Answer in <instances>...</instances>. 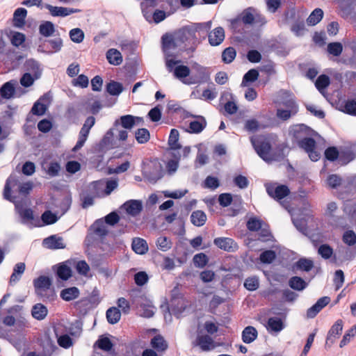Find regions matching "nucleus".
<instances>
[{
  "instance_id": "43",
  "label": "nucleus",
  "mask_w": 356,
  "mask_h": 356,
  "mask_svg": "<svg viewBox=\"0 0 356 356\" xmlns=\"http://www.w3.org/2000/svg\"><path fill=\"white\" fill-rule=\"evenodd\" d=\"M179 131L172 129L170 131L169 139H168V145L171 149V150H176V149H179L180 147L179 141Z\"/></svg>"
},
{
  "instance_id": "42",
  "label": "nucleus",
  "mask_w": 356,
  "mask_h": 356,
  "mask_svg": "<svg viewBox=\"0 0 356 356\" xmlns=\"http://www.w3.org/2000/svg\"><path fill=\"white\" fill-rule=\"evenodd\" d=\"M206 121L204 118H201L200 120H193L189 124V132L198 134L200 133L206 127Z\"/></svg>"
},
{
  "instance_id": "28",
  "label": "nucleus",
  "mask_w": 356,
  "mask_h": 356,
  "mask_svg": "<svg viewBox=\"0 0 356 356\" xmlns=\"http://www.w3.org/2000/svg\"><path fill=\"white\" fill-rule=\"evenodd\" d=\"M55 32V26L51 22L45 21L39 26V33L44 37L48 38L52 36Z\"/></svg>"
},
{
  "instance_id": "38",
  "label": "nucleus",
  "mask_w": 356,
  "mask_h": 356,
  "mask_svg": "<svg viewBox=\"0 0 356 356\" xmlns=\"http://www.w3.org/2000/svg\"><path fill=\"white\" fill-rule=\"evenodd\" d=\"M289 285L294 290L302 291L307 287V284L301 277L294 276L289 280Z\"/></svg>"
},
{
  "instance_id": "58",
  "label": "nucleus",
  "mask_w": 356,
  "mask_h": 356,
  "mask_svg": "<svg viewBox=\"0 0 356 356\" xmlns=\"http://www.w3.org/2000/svg\"><path fill=\"white\" fill-rule=\"evenodd\" d=\"M342 240L346 245L353 246L356 243V234L352 230L346 231L343 235Z\"/></svg>"
},
{
  "instance_id": "54",
  "label": "nucleus",
  "mask_w": 356,
  "mask_h": 356,
  "mask_svg": "<svg viewBox=\"0 0 356 356\" xmlns=\"http://www.w3.org/2000/svg\"><path fill=\"white\" fill-rule=\"evenodd\" d=\"M318 253L325 259H329L333 254V249L327 244L319 246Z\"/></svg>"
},
{
  "instance_id": "53",
  "label": "nucleus",
  "mask_w": 356,
  "mask_h": 356,
  "mask_svg": "<svg viewBox=\"0 0 356 356\" xmlns=\"http://www.w3.org/2000/svg\"><path fill=\"white\" fill-rule=\"evenodd\" d=\"M356 4V0H343L340 5L342 17H347L351 13V6Z\"/></svg>"
},
{
  "instance_id": "8",
  "label": "nucleus",
  "mask_w": 356,
  "mask_h": 356,
  "mask_svg": "<svg viewBox=\"0 0 356 356\" xmlns=\"http://www.w3.org/2000/svg\"><path fill=\"white\" fill-rule=\"evenodd\" d=\"M190 72L191 71L189 67L183 65L176 66L173 71L174 76L186 85H191L197 83V81L192 78L189 79H186L189 76Z\"/></svg>"
},
{
  "instance_id": "29",
  "label": "nucleus",
  "mask_w": 356,
  "mask_h": 356,
  "mask_svg": "<svg viewBox=\"0 0 356 356\" xmlns=\"http://www.w3.org/2000/svg\"><path fill=\"white\" fill-rule=\"evenodd\" d=\"M106 58L108 63L113 65H119L122 62L121 53L115 49H110L106 52Z\"/></svg>"
},
{
  "instance_id": "24",
  "label": "nucleus",
  "mask_w": 356,
  "mask_h": 356,
  "mask_svg": "<svg viewBox=\"0 0 356 356\" xmlns=\"http://www.w3.org/2000/svg\"><path fill=\"white\" fill-rule=\"evenodd\" d=\"M26 269L25 264L19 262L15 264L10 278V284L13 285L19 281Z\"/></svg>"
},
{
  "instance_id": "49",
  "label": "nucleus",
  "mask_w": 356,
  "mask_h": 356,
  "mask_svg": "<svg viewBox=\"0 0 356 356\" xmlns=\"http://www.w3.org/2000/svg\"><path fill=\"white\" fill-rule=\"evenodd\" d=\"M236 55V50L233 47H227L222 53V60L225 63H230L234 60Z\"/></svg>"
},
{
  "instance_id": "32",
  "label": "nucleus",
  "mask_w": 356,
  "mask_h": 356,
  "mask_svg": "<svg viewBox=\"0 0 356 356\" xmlns=\"http://www.w3.org/2000/svg\"><path fill=\"white\" fill-rule=\"evenodd\" d=\"M151 346L158 352H163L168 348V343L160 335H156L151 340Z\"/></svg>"
},
{
  "instance_id": "12",
  "label": "nucleus",
  "mask_w": 356,
  "mask_h": 356,
  "mask_svg": "<svg viewBox=\"0 0 356 356\" xmlns=\"http://www.w3.org/2000/svg\"><path fill=\"white\" fill-rule=\"evenodd\" d=\"M213 243L219 248L227 252L234 251L238 248L236 243L230 238H216L214 239Z\"/></svg>"
},
{
  "instance_id": "57",
  "label": "nucleus",
  "mask_w": 356,
  "mask_h": 356,
  "mask_svg": "<svg viewBox=\"0 0 356 356\" xmlns=\"http://www.w3.org/2000/svg\"><path fill=\"white\" fill-rule=\"evenodd\" d=\"M339 258L343 261L352 260L356 255V252H353L348 248H341L339 250Z\"/></svg>"
},
{
  "instance_id": "47",
  "label": "nucleus",
  "mask_w": 356,
  "mask_h": 356,
  "mask_svg": "<svg viewBox=\"0 0 356 356\" xmlns=\"http://www.w3.org/2000/svg\"><path fill=\"white\" fill-rule=\"evenodd\" d=\"M296 266L298 269L309 272L314 267V263L311 259L302 258L296 262Z\"/></svg>"
},
{
  "instance_id": "55",
  "label": "nucleus",
  "mask_w": 356,
  "mask_h": 356,
  "mask_svg": "<svg viewBox=\"0 0 356 356\" xmlns=\"http://www.w3.org/2000/svg\"><path fill=\"white\" fill-rule=\"evenodd\" d=\"M343 51V46L340 42H330L327 44V51L334 56H339Z\"/></svg>"
},
{
  "instance_id": "39",
  "label": "nucleus",
  "mask_w": 356,
  "mask_h": 356,
  "mask_svg": "<svg viewBox=\"0 0 356 356\" xmlns=\"http://www.w3.org/2000/svg\"><path fill=\"white\" fill-rule=\"evenodd\" d=\"M121 318V313L118 308L113 307L106 312V318L109 323L115 324Z\"/></svg>"
},
{
  "instance_id": "34",
  "label": "nucleus",
  "mask_w": 356,
  "mask_h": 356,
  "mask_svg": "<svg viewBox=\"0 0 356 356\" xmlns=\"http://www.w3.org/2000/svg\"><path fill=\"white\" fill-rule=\"evenodd\" d=\"M323 11L321 8L314 9L307 19V23L309 26L317 24L323 19Z\"/></svg>"
},
{
  "instance_id": "11",
  "label": "nucleus",
  "mask_w": 356,
  "mask_h": 356,
  "mask_svg": "<svg viewBox=\"0 0 356 356\" xmlns=\"http://www.w3.org/2000/svg\"><path fill=\"white\" fill-rule=\"evenodd\" d=\"M50 102V97L48 94L44 95L33 104L31 112L34 115H42L47 109V104Z\"/></svg>"
},
{
  "instance_id": "50",
  "label": "nucleus",
  "mask_w": 356,
  "mask_h": 356,
  "mask_svg": "<svg viewBox=\"0 0 356 356\" xmlns=\"http://www.w3.org/2000/svg\"><path fill=\"white\" fill-rule=\"evenodd\" d=\"M258 77L259 72L255 69H251L243 76L241 86H245L247 83L254 82L258 79Z\"/></svg>"
},
{
  "instance_id": "62",
  "label": "nucleus",
  "mask_w": 356,
  "mask_h": 356,
  "mask_svg": "<svg viewBox=\"0 0 356 356\" xmlns=\"http://www.w3.org/2000/svg\"><path fill=\"white\" fill-rule=\"evenodd\" d=\"M275 258V253L273 250H266L260 255V260L262 263L270 264Z\"/></svg>"
},
{
  "instance_id": "61",
  "label": "nucleus",
  "mask_w": 356,
  "mask_h": 356,
  "mask_svg": "<svg viewBox=\"0 0 356 356\" xmlns=\"http://www.w3.org/2000/svg\"><path fill=\"white\" fill-rule=\"evenodd\" d=\"M35 79L33 75H31L29 72H26L24 74L20 79V83L25 88L30 87L33 84Z\"/></svg>"
},
{
  "instance_id": "10",
  "label": "nucleus",
  "mask_w": 356,
  "mask_h": 356,
  "mask_svg": "<svg viewBox=\"0 0 356 356\" xmlns=\"http://www.w3.org/2000/svg\"><path fill=\"white\" fill-rule=\"evenodd\" d=\"M330 302V298L327 296L321 298L317 302L307 311V316L309 318H314L320 311L324 308Z\"/></svg>"
},
{
  "instance_id": "4",
  "label": "nucleus",
  "mask_w": 356,
  "mask_h": 356,
  "mask_svg": "<svg viewBox=\"0 0 356 356\" xmlns=\"http://www.w3.org/2000/svg\"><path fill=\"white\" fill-rule=\"evenodd\" d=\"M115 135L117 139L122 141L126 140L128 137V131L125 129H120L118 121L115 122L114 127L106 132L102 140V145L106 148H113V140Z\"/></svg>"
},
{
  "instance_id": "20",
  "label": "nucleus",
  "mask_w": 356,
  "mask_h": 356,
  "mask_svg": "<svg viewBox=\"0 0 356 356\" xmlns=\"http://www.w3.org/2000/svg\"><path fill=\"white\" fill-rule=\"evenodd\" d=\"M46 8L49 10L52 16L66 17L77 12L76 10L73 8L53 6L49 4L46 5Z\"/></svg>"
},
{
  "instance_id": "52",
  "label": "nucleus",
  "mask_w": 356,
  "mask_h": 356,
  "mask_svg": "<svg viewBox=\"0 0 356 356\" xmlns=\"http://www.w3.org/2000/svg\"><path fill=\"white\" fill-rule=\"evenodd\" d=\"M193 261L196 267L203 268L207 264L209 259L204 253H198L193 257Z\"/></svg>"
},
{
  "instance_id": "31",
  "label": "nucleus",
  "mask_w": 356,
  "mask_h": 356,
  "mask_svg": "<svg viewBox=\"0 0 356 356\" xmlns=\"http://www.w3.org/2000/svg\"><path fill=\"white\" fill-rule=\"evenodd\" d=\"M47 308L41 303L35 305L31 310L33 317L38 320L44 319L47 316Z\"/></svg>"
},
{
  "instance_id": "18",
  "label": "nucleus",
  "mask_w": 356,
  "mask_h": 356,
  "mask_svg": "<svg viewBox=\"0 0 356 356\" xmlns=\"http://www.w3.org/2000/svg\"><path fill=\"white\" fill-rule=\"evenodd\" d=\"M140 316L145 318H151L156 312V307L152 302L147 299H142L140 303Z\"/></svg>"
},
{
  "instance_id": "45",
  "label": "nucleus",
  "mask_w": 356,
  "mask_h": 356,
  "mask_svg": "<svg viewBox=\"0 0 356 356\" xmlns=\"http://www.w3.org/2000/svg\"><path fill=\"white\" fill-rule=\"evenodd\" d=\"M157 248L163 251L166 252L172 248V242L170 238L166 236H160L156 240Z\"/></svg>"
},
{
  "instance_id": "33",
  "label": "nucleus",
  "mask_w": 356,
  "mask_h": 356,
  "mask_svg": "<svg viewBox=\"0 0 356 356\" xmlns=\"http://www.w3.org/2000/svg\"><path fill=\"white\" fill-rule=\"evenodd\" d=\"M92 227L94 233L99 236H104L108 233L106 223L103 219L96 220Z\"/></svg>"
},
{
  "instance_id": "27",
  "label": "nucleus",
  "mask_w": 356,
  "mask_h": 356,
  "mask_svg": "<svg viewBox=\"0 0 356 356\" xmlns=\"http://www.w3.org/2000/svg\"><path fill=\"white\" fill-rule=\"evenodd\" d=\"M131 247L133 250L139 254H144L148 250V245L146 241L140 238H134L132 241Z\"/></svg>"
},
{
  "instance_id": "14",
  "label": "nucleus",
  "mask_w": 356,
  "mask_h": 356,
  "mask_svg": "<svg viewBox=\"0 0 356 356\" xmlns=\"http://www.w3.org/2000/svg\"><path fill=\"white\" fill-rule=\"evenodd\" d=\"M209 42L211 46L220 44L225 39V31L222 27H217L208 35Z\"/></svg>"
},
{
  "instance_id": "3",
  "label": "nucleus",
  "mask_w": 356,
  "mask_h": 356,
  "mask_svg": "<svg viewBox=\"0 0 356 356\" xmlns=\"http://www.w3.org/2000/svg\"><path fill=\"white\" fill-rule=\"evenodd\" d=\"M51 280L47 276H40L33 281L35 293L42 299L53 300L55 293L51 286Z\"/></svg>"
},
{
  "instance_id": "63",
  "label": "nucleus",
  "mask_w": 356,
  "mask_h": 356,
  "mask_svg": "<svg viewBox=\"0 0 356 356\" xmlns=\"http://www.w3.org/2000/svg\"><path fill=\"white\" fill-rule=\"evenodd\" d=\"M148 275L144 271L137 273L134 275V281L138 286H143L148 281Z\"/></svg>"
},
{
  "instance_id": "35",
  "label": "nucleus",
  "mask_w": 356,
  "mask_h": 356,
  "mask_svg": "<svg viewBox=\"0 0 356 356\" xmlns=\"http://www.w3.org/2000/svg\"><path fill=\"white\" fill-rule=\"evenodd\" d=\"M15 92V83L8 81L4 83L0 89L1 96L4 99H10Z\"/></svg>"
},
{
  "instance_id": "30",
  "label": "nucleus",
  "mask_w": 356,
  "mask_h": 356,
  "mask_svg": "<svg viewBox=\"0 0 356 356\" xmlns=\"http://www.w3.org/2000/svg\"><path fill=\"white\" fill-rule=\"evenodd\" d=\"M255 9L250 7L245 9L239 15V19L245 25H251L254 24V15Z\"/></svg>"
},
{
  "instance_id": "48",
  "label": "nucleus",
  "mask_w": 356,
  "mask_h": 356,
  "mask_svg": "<svg viewBox=\"0 0 356 356\" xmlns=\"http://www.w3.org/2000/svg\"><path fill=\"white\" fill-rule=\"evenodd\" d=\"M69 35L70 39L75 43H81L85 37L83 31L79 28L72 29Z\"/></svg>"
},
{
  "instance_id": "16",
  "label": "nucleus",
  "mask_w": 356,
  "mask_h": 356,
  "mask_svg": "<svg viewBox=\"0 0 356 356\" xmlns=\"http://www.w3.org/2000/svg\"><path fill=\"white\" fill-rule=\"evenodd\" d=\"M43 245L49 249H63L65 247L61 237L52 235L43 240Z\"/></svg>"
},
{
  "instance_id": "22",
  "label": "nucleus",
  "mask_w": 356,
  "mask_h": 356,
  "mask_svg": "<svg viewBox=\"0 0 356 356\" xmlns=\"http://www.w3.org/2000/svg\"><path fill=\"white\" fill-rule=\"evenodd\" d=\"M197 344L204 351L213 350L216 347L213 340L208 335L198 336Z\"/></svg>"
},
{
  "instance_id": "40",
  "label": "nucleus",
  "mask_w": 356,
  "mask_h": 356,
  "mask_svg": "<svg viewBox=\"0 0 356 356\" xmlns=\"http://www.w3.org/2000/svg\"><path fill=\"white\" fill-rule=\"evenodd\" d=\"M106 91L111 95L118 96L123 91L122 84L115 81H111L106 85Z\"/></svg>"
},
{
  "instance_id": "51",
  "label": "nucleus",
  "mask_w": 356,
  "mask_h": 356,
  "mask_svg": "<svg viewBox=\"0 0 356 356\" xmlns=\"http://www.w3.org/2000/svg\"><path fill=\"white\" fill-rule=\"evenodd\" d=\"M298 111V108H289V110L277 109V117L282 120H287L292 115H296Z\"/></svg>"
},
{
  "instance_id": "6",
  "label": "nucleus",
  "mask_w": 356,
  "mask_h": 356,
  "mask_svg": "<svg viewBox=\"0 0 356 356\" xmlns=\"http://www.w3.org/2000/svg\"><path fill=\"white\" fill-rule=\"evenodd\" d=\"M310 131L311 130L307 126L303 124H300L291 126L289 128V134L292 139L298 143L300 140L309 136L310 135Z\"/></svg>"
},
{
  "instance_id": "5",
  "label": "nucleus",
  "mask_w": 356,
  "mask_h": 356,
  "mask_svg": "<svg viewBox=\"0 0 356 356\" xmlns=\"http://www.w3.org/2000/svg\"><path fill=\"white\" fill-rule=\"evenodd\" d=\"M299 147L303 149L309 155L310 159L313 161H316L320 158V154L315 151L316 141L309 136L303 140H301L298 143Z\"/></svg>"
},
{
  "instance_id": "7",
  "label": "nucleus",
  "mask_w": 356,
  "mask_h": 356,
  "mask_svg": "<svg viewBox=\"0 0 356 356\" xmlns=\"http://www.w3.org/2000/svg\"><path fill=\"white\" fill-rule=\"evenodd\" d=\"M343 326L342 320H337L330 329L325 341V346H331L341 334Z\"/></svg>"
},
{
  "instance_id": "13",
  "label": "nucleus",
  "mask_w": 356,
  "mask_h": 356,
  "mask_svg": "<svg viewBox=\"0 0 356 356\" xmlns=\"http://www.w3.org/2000/svg\"><path fill=\"white\" fill-rule=\"evenodd\" d=\"M128 214L136 216L138 215L143 209V204L140 200H131L127 201L122 207Z\"/></svg>"
},
{
  "instance_id": "19",
  "label": "nucleus",
  "mask_w": 356,
  "mask_h": 356,
  "mask_svg": "<svg viewBox=\"0 0 356 356\" xmlns=\"http://www.w3.org/2000/svg\"><path fill=\"white\" fill-rule=\"evenodd\" d=\"M24 67L28 72L32 73L35 79H39L42 74V68L40 63L34 59H28L25 64Z\"/></svg>"
},
{
  "instance_id": "41",
  "label": "nucleus",
  "mask_w": 356,
  "mask_h": 356,
  "mask_svg": "<svg viewBox=\"0 0 356 356\" xmlns=\"http://www.w3.org/2000/svg\"><path fill=\"white\" fill-rule=\"evenodd\" d=\"M330 80L328 76L322 74L320 75L315 83V86L321 94H324L325 89L329 86Z\"/></svg>"
},
{
  "instance_id": "46",
  "label": "nucleus",
  "mask_w": 356,
  "mask_h": 356,
  "mask_svg": "<svg viewBox=\"0 0 356 356\" xmlns=\"http://www.w3.org/2000/svg\"><path fill=\"white\" fill-rule=\"evenodd\" d=\"M56 273L58 277L63 280H67L72 276L71 268L64 264L58 267Z\"/></svg>"
},
{
  "instance_id": "21",
  "label": "nucleus",
  "mask_w": 356,
  "mask_h": 356,
  "mask_svg": "<svg viewBox=\"0 0 356 356\" xmlns=\"http://www.w3.org/2000/svg\"><path fill=\"white\" fill-rule=\"evenodd\" d=\"M279 95L280 97V102L284 106L289 108H298L294 97L291 92L286 90H281L279 92Z\"/></svg>"
},
{
  "instance_id": "56",
  "label": "nucleus",
  "mask_w": 356,
  "mask_h": 356,
  "mask_svg": "<svg viewBox=\"0 0 356 356\" xmlns=\"http://www.w3.org/2000/svg\"><path fill=\"white\" fill-rule=\"evenodd\" d=\"M263 221L257 218H250L247 222V227L250 231L256 232L262 227Z\"/></svg>"
},
{
  "instance_id": "17",
  "label": "nucleus",
  "mask_w": 356,
  "mask_h": 356,
  "mask_svg": "<svg viewBox=\"0 0 356 356\" xmlns=\"http://www.w3.org/2000/svg\"><path fill=\"white\" fill-rule=\"evenodd\" d=\"M266 329L270 334H277L284 328V325L282 319L278 317H271L268 320Z\"/></svg>"
},
{
  "instance_id": "36",
  "label": "nucleus",
  "mask_w": 356,
  "mask_h": 356,
  "mask_svg": "<svg viewBox=\"0 0 356 356\" xmlns=\"http://www.w3.org/2000/svg\"><path fill=\"white\" fill-rule=\"evenodd\" d=\"M163 49L165 56H171L172 54L170 52L171 49L175 48V44L171 36L163 35L162 37Z\"/></svg>"
},
{
  "instance_id": "44",
  "label": "nucleus",
  "mask_w": 356,
  "mask_h": 356,
  "mask_svg": "<svg viewBox=\"0 0 356 356\" xmlns=\"http://www.w3.org/2000/svg\"><path fill=\"white\" fill-rule=\"evenodd\" d=\"M137 142L140 144L146 143L150 138V134L147 129H138L135 134Z\"/></svg>"
},
{
  "instance_id": "59",
  "label": "nucleus",
  "mask_w": 356,
  "mask_h": 356,
  "mask_svg": "<svg viewBox=\"0 0 356 356\" xmlns=\"http://www.w3.org/2000/svg\"><path fill=\"white\" fill-rule=\"evenodd\" d=\"M293 223L298 230L304 233L307 231V220L305 218H296L295 216L292 217Z\"/></svg>"
},
{
  "instance_id": "9",
  "label": "nucleus",
  "mask_w": 356,
  "mask_h": 356,
  "mask_svg": "<svg viewBox=\"0 0 356 356\" xmlns=\"http://www.w3.org/2000/svg\"><path fill=\"white\" fill-rule=\"evenodd\" d=\"M266 191L268 194L274 199L281 200L289 193V188L285 185L275 186L270 184L266 186Z\"/></svg>"
},
{
  "instance_id": "15",
  "label": "nucleus",
  "mask_w": 356,
  "mask_h": 356,
  "mask_svg": "<svg viewBox=\"0 0 356 356\" xmlns=\"http://www.w3.org/2000/svg\"><path fill=\"white\" fill-rule=\"evenodd\" d=\"M143 122V120L140 117L126 115L120 118V124L125 129H131L134 126Z\"/></svg>"
},
{
  "instance_id": "23",
  "label": "nucleus",
  "mask_w": 356,
  "mask_h": 356,
  "mask_svg": "<svg viewBox=\"0 0 356 356\" xmlns=\"http://www.w3.org/2000/svg\"><path fill=\"white\" fill-rule=\"evenodd\" d=\"M27 15V10L23 8L15 10L13 15V25L17 28H22L25 24V19Z\"/></svg>"
},
{
  "instance_id": "37",
  "label": "nucleus",
  "mask_w": 356,
  "mask_h": 356,
  "mask_svg": "<svg viewBox=\"0 0 356 356\" xmlns=\"http://www.w3.org/2000/svg\"><path fill=\"white\" fill-rule=\"evenodd\" d=\"M191 219L194 225L200 227L205 223L207 216L203 211L197 210L192 213Z\"/></svg>"
},
{
  "instance_id": "25",
  "label": "nucleus",
  "mask_w": 356,
  "mask_h": 356,
  "mask_svg": "<svg viewBox=\"0 0 356 356\" xmlns=\"http://www.w3.org/2000/svg\"><path fill=\"white\" fill-rule=\"evenodd\" d=\"M258 336V332L253 326H248L242 332V340L245 343L253 342Z\"/></svg>"
},
{
  "instance_id": "2",
  "label": "nucleus",
  "mask_w": 356,
  "mask_h": 356,
  "mask_svg": "<svg viewBox=\"0 0 356 356\" xmlns=\"http://www.w3.org/2000/svg\"><path fill=\"white\" fill-rule=\"evenodd\" d=\"M250 141L254 150L263 160L267 162L277 160L272 154L270 141L266 136H252Z\"/></svg>"
},
{
  "instance_id": "64",
  "label": "nucleus",
  "mask_w": 356,
  "mask_h": 356,
  "mask_svg": "<svg viewBox=\"0 0 356 356\" xmlns=\"http://www.w3.org/2000/svg\"><path fill=\"white\" fill-rule=\"evenodd\" d=\"M42 220L46 225H51L56 222L58 218L54 213L50 211H47L42 215Z\"/></svg>"
},
{
  "instance_id": "26",
  "label": "nucleus",
  "mask_w": 356,
  "mask_h": 356,
  "mask_svg": "<svg viewBox=\"0 0 356 356\" xmlns=\"http://www.w3.org/2000/svg\"><path fill=\"white\" fill-rule=\"evenodd\" d=\"M80 295L79 289L77 287L72 286L64 289L60 291V297L65 301H71L77 298Z\"/></svg>"
},
{
  "instance_id": "60",
  "label": "nucleus",
  "mask_w": 356,
  "mask_h": 356,
  "mask_svg": "<svg viewBox=\"0 0 356 356\" xmlns=\"http://www.w3.org/2000/svg\"><path fill=\"white\" fill-rule=\"evenodd\" d=\"M259 285V280L256 277H248L244 282V286L249 291H255Z\"/></svg>"
},
{
  "instance_id": "1",
  "label": "nucleus",
  "mask_w": 356,
  "mask_h": 356,
  "mask_svg": "<svg viewBox=\"0 0 356 356\" xmlns=\"http://www.w3.org/2000/svg\"><path fill=\"white\" fill-rule=\"evenodd\" d=\"M17 180L15 177H9L4 186L3 195L4 199L15 203L16 210L22 219V222L26 223L33 219V213L31 209H22L20 207L19 204L15 201V197L10 195L11 186L17 184Z\"/></svg>"
}]
</instances>
